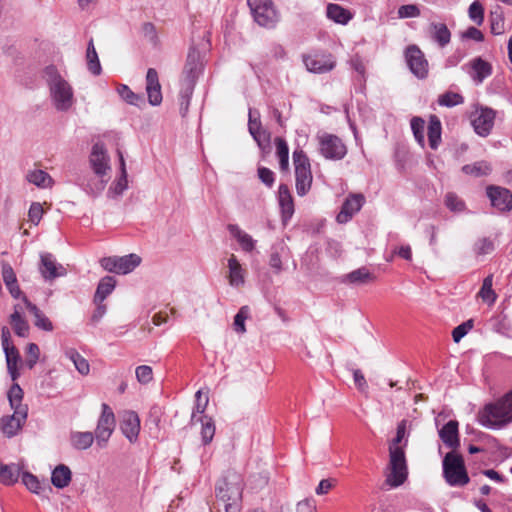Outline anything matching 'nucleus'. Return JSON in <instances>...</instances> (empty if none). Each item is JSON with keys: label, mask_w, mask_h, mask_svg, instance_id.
Returning a JSON list of instances; mask_svg holds the SVG:
<instances>
[{"label": "nucleus", "mask_w": 512, "mask_h": 512, "mask_svg": "<svg viewBox=\"0 0 512 512\" xmlns=\"http://www.w3.org/2000/svg\"><path fill=\"white\" fill-rule=\"evenodd\" d=\"M117 93L120 98L129 105L140 107L144 104V98L141 94L133 92L127 85L119 84L117 86Z\"/></svg>", "instance_id": "nucleus-39"}, {"label": "nucleus", "mask_w": 512, "mask_h": 512, "mask_svg": "<svg viewBox=\"0 0 512 512\" xmlns=\"http://www.w3.org/2000/svg\"><path fill=\"white\" fill-rule=\"evenodd\" d=\"M12 415H6L0 418V430L8 438L16 436L24 426L28 413L22 410H13Z\"/></svg>", "instance_id": "nucleus-13"}, {"label": "nucleus", "mask_w": 512, "mask_h": 512, "mask_svg": "<svg viewBox=\"0 0 512 512\" xmlns=\"http://www.w3.org/2000/svg\"><path fill=\"white\" fill-rule=\"evenodd\" d=\"M116 426L115 414L112 408L103 403L101 405V415L98 419V446L105 445L111 437Z\"/></svg>", "instance_id": "nucleus-11"}, {"label": "nucleus", "mask_w": 512, "mask_h": 512, "mask_svg": "<svg viewBox=\"0 0 512 512\" xmlns=\"http://www.w3.org/2000/svg\"><path fill=\"white\" fill-rule=\"evenodd\" d=\"M411 129L413 131L416 141L419 143V145L421 147H424L425 146V137H424L425 121L420 117L412 118Z\"/></svg>", "instance_id": "nucleus-50"}, {"label": "nucleus", "mask_w": 512, "mask_h": 512, "mask_svg": "<svg viewBox=\"0 0 512 512\" xmlns=\"http://www.w3.org/2000/svg\"><path fill=\"white\" fill-rule=\"evenodd\" d=\"M487 196L491 205L501 212H507L512 209V193L503 187L489 186Z\"/></svg>", "instance_id": "nucleus-18"}, {"label": "nucleus", "mask_w": 512, "mask_h": 512, "mask_svg": "<svg viewBox=\"0 0 512 512\" xmlns=\"http://www.w3.org/2000/svg\"><path fill=\"white\" fill-rule=\"evenodd\" d=\"M107 170H110L109 157L98 146V177L104 176Z\"/></svg>", "instance_id": "nucleus-62"}, {"label": "nucleus", "mask_w": 512, "mask_h": 512, "mask_svg": "<svg viewBox=\"0 0 512 512\" xmlns=\"http://www.w3.org/2000/svg\"><path fill=\"white\" fill-rule=\"evenodd\" d=\"M88 69L92 74H96V50L94 47L93 39L91 38L86 53Z\"/></svg>", "instance_id": "nucleus-60"}, {"label": "nucleus", "mask_w": 512, "mask_h": 512, "mask_svg": "<svg viewBox=\"0 0 512 512\" xmlns=\"http://www.w3.org/2000/svg\"><path fill=\"white\" fill-rule=\"evenodd\" d=\"M326 15L329 19L339 24H347L352 19L349 10L343 8L339 4L330 3L326 8Z\"/></svg>", "instance_id": "nucleus-34"}, {"label": "nucleus", "mask_w": 512, "mask_h": 512, "mask_svg": "<svg viewBox=\"0 0 512 512\" xmlns=\"http://www.w3.org/2000/svg\"><path fill=\"white\" fill-rule=\"evenodd\" d=\"M445 205L452 212H462L465 210V203L452 192L446 194Z\"/></svg>", "instance_id": "nucleus-54"}, {"label": "nucleus", "mask_w": 512, "mask_h": 512, "mask_svg": "<svg viewBox=\"0 0 512 512\" xmlns=\"http://www.w3.org/2000/svg\"><path fill=\"white\" fill-rule=\"evenodd\" d=\"M8 400L11 409L19 411L23 409V412L28 413V407L26 404L22 403L23 400V390L17 384L14 383L8 391Z\"/></svg>", "instance_id": "nucleus-38"}, {"label": "nucleus", "mask_w": 512, "mask_h": 512, "mask_svg": "<svg viewBox=\"0 0 512 512\" xmlns=\"http://www.w3.org/2000/svg\"><path fill=\"white\" fill-rule=\"evenodd\" d=\"M203 69V63L201 59L200 52L195 48H191L189 50L187 60L183 70V79L184 81L196 82V79L200 75Z\"/></svg>", "instance_id": "nucleus-19"}, {"label": "nucleus", "mask_w": 512, "mask_h": 512, "mask_svg": "<svg viewBox=\"0 0 512 512\" xmlns=\"http://www.w3.org/2000/svg\"><path fill=\"white\" fill-rule=\"evenodd\" d=\"M65 356L71 360L75 366V368L82 375H86L89 373V363L83 358L75 349L69 348L65 350Z\"/></svg>", "instance_id": "nucleus-42"}, {"label": "nucleus", "mask_w": 512, "mask_h": 512, "mask_svg": "<svg viewBox=\"0 0 512 512\" xmlns=\"http://www.w3.org/2000/svg\"><path fill=\"white\" fill-rule=\"evenodd\" d=\"M254 20L262 27L272 28L279 20L272 0H247Z\"/></svg>", "instance_id": "nucleus-7"}, {"label": "nucleus", "mask_w": 512, "mask_h": 512, "mask_svg": "<svg viewBox=\"0 0 512 512\" xmlns=\"http://www.w3.org/2000/svg\"><path fill=\"white\" fill-rule=\"evenodd\" d=\"M397 14L399 19L416 18L420 16V9L415 4L402 5L398 8Z\"/></svg>", "instance_id": "nucleus-56"}, {"label": "nucleus", "mask_w": 512, "mask_h": 512, "mask_svg": "<svg viewBox=\"0 0 512 512\" xmlns=\"http://www.w3.org/2000/svg\"><path fill=\"white\" fill-rule=\"evenodd\" d=\"M463 101V97L460 94L454 92H446L443 95H441L438 99V103L441 106L446 107H453L459 105L463 103Z\"/></svg>", "instance_id": "nucleus-55"}, {"label": "nucleus", "mask_w": 512, "mask_h": 512, "mask_svg": "<svg viewBox=\"0 0 512 512\" xmlns=\"http://www.w3.org/2000/svg\"><path fill=\"white\" fill-rule=\"evenodd\" d=\"M491 32L494 35H502L505 32V20L501 11H493L490 14Z\"/></svg>", "instance_id": "nucleus-46"}, {"label": "nucleus", "mask_w": 512, "mask_h": 512, "mask_svg": "<svg viewBox=\"0 0 512 512\" xmlns=\"http://www.w3.org/2000/svg\"><path fill=\"white\" fill-rule=\"evenodd\" d=\"M285 251V247L282 245L279 250H275L271 253L269 259L270 267L275 271V273H280L282 271V254Z\"/></svg>", "instance_id": "nucleus-59"}, {"label": "nucleus", "mask_w": 512, "mask_h": 512, "mask_svg": "<svg viewBox=\"0 0 512 512\" xmlns=\"http://www.w3.org/2000/svg\"><path fill=\"white\" fill-rule=\"evenodd\" d=\"M463 172L476 177L489 174L491 171L490 165L484 161L474 163L472 165H465L462 168Z\"/></svg>", "instance_id": "nucleus-48"}, {"label": "nucleus", "mask_w": 512, "mask_h": 512, "mask_svg": "<svg viewBox=\"0 0 512 512\" xmlns=\"http://www.w3.org/2000/svg\"><path fill=\"white\" fill-rule=\"evenodd\" d=\"M494 242L490 238H480L478 239L473 246L474 253L477 256H484L490 254L494 251Z\"/></svg>", "instance_id": "nucleus-49"}, {"label": "nucleus", "mask_w": 512, "mask_h": 512, "mask_svg": "<svg viewBox=\"0 0 512 512\" xmlns=\"http://www.w3.org/2000/svg\"><path fill=\"white\" fill-rule=\"evenodd\" d=\"M443 477L452 487L465 486L470 479L466 471L463 457L451 451L447 453L442 462Z\"/></svg>", "instance_id": "nucleus-4"}, {"label": "nucleus", "mask_w": 512, "mask_h": 512, "mask_svg": "<svg viewBox=\"0 0 512 512\" xmlns=\"http://www.w3.org/2000/svg\"><path fill=\"white\" fill-rule=\"evenodd\" d=\"M441 122L437 116L432 115L428 124V140L432 149H437L441 142Z\"/></svg>", "instance_id": "nucleus-37"}, {"label": "nucleus", "mask_w": 512, "mask_h": 512, "mask_svg": "<svg viewBox=\"0 0 512 512\" xmlns=\"http://www.w3.org/2000/svg\"><path fill=\"white\" fill-rule=\"evenodd\" d=\"M293 163L295 167L296 191L299 196H304L310 190L313 180L310 161L303 150L296 149L293 152Z\"/></svg>", "instance_id": "nucleus-6"}, {"label": "nucleus", "mask_w": 512, "mask_h": 512, "mask_svg": "<svg viewBox=\"0 0 512 512\" xmlns=\"http://www.w3.org/2000/svg\"><path fill=\"white\" fill-rule=\"evenodd\" d=\"M296 512H317L315 501L307 498L298 502Z\"/></svg>", "instance_id": "nucleus-64"}, {"label": "nucleus", "mask_w": 512, "mask_h": 512, "mask_svg": "<svg viewBox=\"0 0 512 512\" xmlns=\"http://www.w3.org/2000/svg\"><path fill=\"white\" fill-rule=\"evenodd\" d=\"M26 180L38 188H50L54 184L52 177L41 169L30 170L25 176Z\"/></svg>", "instance_id": "nucleus-33"}, {"label": "nucleus", "mask_w": 512, "mask_h": 512, "mask_svg": "<svg viewBox=\"0 0 512 512\" xmlns=\"http://www.w3.org/2000/svg\"><path fill=\"white\" fill-rule=\"evenodd\" d=\"M94 175H96V144L91 147L89 167L80 170L76 182L87 193L93 194L95 191Z\"/></svg>", "instance_id": "nucleus-14"}, {"label": "nucleus", "mask_w": 512, "mask_h": 512, "mask_svg": "<svg viewBox=\"0 0 512 512\" xmlns=\"http://www.w3.org/2000/svg\"><path fill=\"white\" fill-rule=\"evenodd\" d=\"M146 92L151 105L157 106L162 102L161 85L158 73L154 68H149L146 74Z\"/></svg>", "instance_id": "nucleus-22"}, {"label": "nucleus", "mask_w": 512, "mask_h": 512, "mask_svg": "<svg viewBox=\"0 0 512 512\" xmlns=\"http://www.w3.org/2000/svg\"><path fill=\"white\" fill-rule=\"evenodd\" d=\"M496 112L488 107H482L476 110L472 119L474 131L481 137L488 136L494 126Z\"/></svg>", "instance_id": "nucleus-12"}, {"label": "nucleus", "mask_w": 512, "mask_h": 512, "mask_svg": "<svg viewBox=\"0 0 512 512\" xmlns=\"http://www.w3.org/2000/svg\"><path fill=\"white\" fill-rule=\"evenodd\" d=\"M388 473L386 474V484L392 488L402 485L408 476L405 451L403 448L392 447L389 449Z\"/></svg>", "instance_id": "nucleus-5"}, {"label": "nucleus", "mask_w": 512, "mask_h": 512, "mask_svg": "<svg viewBox=\"0 0 512 512\" xmlns=\"http://www.w3.org/2000/svg\"><path fill=\"white\" fill-rule=\"evenodd\" d=\"M473 328V320H467L466 322L458 325L452 331V337L454 342L458 343L471 329Z\"/></svg>", "instance_id": "nucleus-57"}, {"label": "nucleus", "mask_w": 512, "mask_h": 512, "mask_svg": "<svg viewBox=\"0 0 512 512\" xmlns=\"http://www.w3.org/2000/svg\"><path fill=\"white\" fill-rule=\"evenodd\" d=\"M279 205L281 207L283 221L289 220L294 213V203L290 191L286 185H280L278 189Z\"/></svg>", "instance_id": "nucleus-30"}, {"label": "nucleus", "mask_w": 512, "mask_h": 512, "mask_svg": "<svg viewBox=\"0 0 512 512\" xmlns=\"http://www.w3.org/2000/svg\"><path fill=\"white\" fill-rule=\"evenodd\" d=\"M375 279V275L372 274L366 267H361L343 275L341 282L347 284L362 285L373 282Z\"/></svg>", "instance_id": "nucleus-29"}, {"label": "nucleus", "mask_w": 512, "mask_h": 512, "mask_svg": "<svg viewBox=\"0 0 512 512\" xmlns=\"http://www.w3.org/2000/svg\"><path fill=\"white\" fill-rule=\"evenodd\" d=\"M44 78L49 87L50 96L58 111H67L73 105V89L55 66H47Z\"/></svg>", "instance_id": "nucleus-1"}, {"label": "nucleus", "mask_w": 512, "mask_h": 512, "mask_svg": "<svg viewBox=\"0 0 512 512\" xmlns=\"http://www.w3.org/2000/svg\"><path fill=\"white\" fill-rule=\"evenodd\" d=\"M227 279L230 286L239 288L245 284L246 271L234 254L227 259Z\"/></svg>", "instance_id": "nucleus-21"}, {"label": "nucleus", "mask_w": 512, "mask_h": 512, "mask_svg": "<svg viewBox=\"0 0 512 512\" xmlns=\"http://www.w3.org/2000/svg\"><path fill=\"white\" fill-rule=\"evenodd\" d=\"M136 378L141 384H147L153 379L152 368L148 365H141L136 368Z\"/></svg>", "instance_id": "nucleus-58"}, {"label": "nucleus", "mask_w": 512, "mask_h": 512, "mask_svg": "<svg viewBox=\"0 0 512 512\" xmlns=\"http://www.w3.org/2000/svg\"><path fill=\"white\" fill-rule=\"evenodd\" d=\"M479 422L490 429H501L512 422V393L486 405L479 414Z\"/></svg>", "instance_id": "nucleus-2"}, {"label": "nucleus", "mask_w": 512, "mask_h": 512, "mask_svg": "<svg viewBox=\"0 0 512 512\" xmlns=\"http://www.w3.org/2000/svg\"><path fill=\"white\" fill-rule=\"evenodd\" d=\"M479 295L485 302H488L490 304L495 302L496 294L492 289V276L491 275L487 276L483 280V284L480 289Z\"/></svg>", "instance_id": "nucleus-51"}, {"label": "nucleus", "mask_w": 512, "mask_h": 512, "mask_svg": "<svg viewBox=\"0 0 512 512\" xmlns=\"http://www.w3.org/2000/svg\"><path fill=\"white\" fill-rule=\"evenodd\" d=\"M248 129L251 135L263 129L259 119V113L251 109L249 110Z\"/></svg>", "instance_id": "nucleus-63"}, {"label": "nucleus", "mask_w": 512, "mask_h": 512, "mask_svg": "<svg viewBox=\"0 0 512 512\" xmlns=\"http://www.w3.org/2000/svg\"><path fill=\"white\" fill-rule=\"evenodd\" d=\"M227 229L234 237L244 252H252L256 247V240L236 224H229Z\"/></svg>", "instance_id": "nucleus-25"}, {"label": "nucleus", "mask_w": 512, "mask_h": 512, "mask_svg": "<svg viewBox=\"0 0 512 512\" xmlns=\"http://www.w3.org/2000/svg\"><path fill=\"white\" fill-rule=\"evenodd\" d=\"M20 310V305L14 306L13 313L9 316V323L17 336L26 338L29 336L30 326L27 320L21 315Z\"/></svg>", "instance_id": "nucleus-26"}, {"label": "nucleus", "mask_w": 512, "mask_h": 512, "mask_svg": "<svg viewBox=\"0 0 512 512\" xmlns=\"http://www.w3.org/2000/svg\"><path fill=\"white\" fill-rule=\"evenodd\" d=\"M40 272L45 280H53L57 277L64 276L66 269L58 264L50 253H44L41 255V267Z\"/></svg>", "instance_id": "nucleus-20"}, {"label": "nucleus", "mask_w": 512, "mask_h": 512, "mask_svg": "<svg viewBox=\"0 0 512 512\" xmlns=\"http://www.w3.org/2000/svg\"><path fill=\"white\" fill-rule=\"evenodd\" d=\"M202 423L201 436L204 444L212 441L215 434V425L211 418L207 416L200 417Z\"/></svg>", "instance_id": "nucleus-47"}, {"label": "nucleus", "mask_w": 512, "mask_h": 512, "mask_svg": "<svg viewBox=\"0 0 512 512\" xmlns=\"http://www.w3.org/2000/svg\"><path fill=\"white\" fill-rule=\"evenodd\" d=\"M468 16L476 25H482L484 22V7L479 1L471 3L468 9Z\"/></svg>", "instance_id": "nucleus-53"}, {"label": "nucleus", "mask_w": 512, "mask_h": 512, "mask_svg": "<svg viewBox=\"0 0 512 512\" xmlns=\"http://www.w3.org/2000/svg\"><path fill=\"white\" fill-rule=\"evenodd\" d=\"M22 300L28 311L35 318L34 325L41 330L48 332L52 331L54 327L49 318L46 317L45 314L35 304L30 302L26 296H23Z\"/></svg>", "instance_id": "nucleus-27"}, {"label": "nucleus", "mask_w": 512, "mask_h": 512, "mask_svg": "<svg viewBox=\"0 0 512 512\" xmlns=\"http://www.w3.org/2000/svg\"><path fill=\"white\" fill-rule=\"evenodd\" d=\"M22 482L32 493L42 495L45 492V488L41 485L39 479L29 472H23Z\"/></svg>", "instance_id": "nucleus-45"}, {"label": "nucleus", "mask_w": 512, "mask_h": 512, "mask_svg": "<svg viewBox=\"0 0 512 512\" xmlns=\"http://www.w3.org/2000/svg\"><path fill=\"white\" fill-rule=\"evenodd\" d=\"M2 278L13 298H19L21 295L20 287L17 283L16 274L9 263H2Z\"/></svg>", "instance_id": "nucleus-31"}, {"label": "nucleus", "mask_w": 512, "mask_h": 512, "mask_svg": "<svg viewBox=\"0 0 512 512\" xmlns=\"http://www.w3.org/2000/svg\"><path fill=\"white\" fill-rule=\"evenodd\" d=\"M472 72L471 77L475 82L482 83L484 79L492 74V66L489 62L483 60L481 57L474 58L469 63Z\"/></svg>", "instance_id": "nucleus-28"}, {"label": "nucleus", "mask_w": 512, "mask_h": 512, "mask_svg": "<svg viewBox=\"0 0 512 512\" xmlns=\"http://www.w3.org/2000/svg\"><path fill=\"white\" fill-rule=\"evenodd\" d=\"M319 152L328 160H341L347 154L346 145L336 135L321 133L317 135Z\"/></svg>", "instance_id": "nucleus-8"}, {"label": "nucleus", "mask_w": 512, "mask_h": 512, "mask_svg": "<svg viewBox=\"0 0 512 512\" xmlns=\"http://www.w3.org/2000/svg\"><path fill=\"white\" fill-rule=\"evenodd\" d=\"M276 145V155L279 158L280 169L285 171L289 166V148L287 142L281 138L277 137L275 139Z\"/></svg>", "instance_id": "nucleus-40"}, {"label": "nucleus", "mask_w": 512, "mask_h": 512, "mask_svg": "<svg viewBox=\"0 0 512 512\" xmlns=\"http://www.w3.org/2000/svg\"><path fill=\"white\" fill-rule=\"evenodd\" d=\"M439 437L442 442L453 451L460 446L458 434V422L450 420L439 430Z\"/></svg>", "instance_id": "nucleus-24"}, {"label": "nucleus", "mask_w": 512, "mask_h": 512, "mask_svg": "<svg viewBox=\"0 0 512 512\" xmlns=\"http://www.w3.org/2000/svg\"><path fill=\"white\" fill-rule=\"evenodd\" d=\"M117 284L114 276H105L98 282V300L103 301L113 292Z\"/></svg>", "instance_id": "nucleus-44"}, {"label": "nucleus", "mask_w": 512, "mask_h": 512, "mask_svg": "<svg viewBox=\"0 0 512 512\" xmlns=\"http://www.w3.org/2000/svg\"><path fill=\"white\" fill-rule=\"evenodd\" d=\"M306 69L315 74H324L333 70L336 66L335 57L331 53L316 52L303 56Z\"/></svg>", "instance_id": "nucleus-10"}, {"label": "nucleus", "mask_w": 512, "mask_h": 512, "mask_svg": "<svg viewBox=\"0 0 512 512\" xmlns=\"http://www.w3.org/2000/svg\"><path fill=\"white\" fill-rule=\"evenodd\" d=\"M216 496L225 512H239L242 497V479L236 473H229L216 487Z\"/></svg>", "instance_id": "nucleus-3"}, {"label": "nucleus", "mask_w": 512, "mask_h": 512, "mask_svg": "<svg viewBox=\"0 0 512 512\" xmlns=\"http://www.w3.org/2000/svg\"><path fill=\"white\" fill-rule=\"evenodd\" d=\"M406 61L416 77L423 79L428 75V62L418 47L410 46L407 48Z\"/></svg>", "instance_id": "nucleus-15"}, {"label": "nucleus", "mask_w": 512, "mask_h": 512, "mask_svg": "<svg viewBox=\"0 0 512 512\" xmlns=\"http://www.w3.org/2000/svg\"><path fill=\"white\" fill-rule=\"evenodd\" d=\"M118 156L120 163V175L110 185L107 191V197L110 199H116L120 197L123 194V192L128 188L126 164L121 151H118Z\"/></svg>", "instance_id": "nucleus-23"}, {"label": "nucleus", "mask_w": 512, "mask_h": 512, "mask_svg": "<svg viewBox=\"0 0 512 512\" xmlns=\"http://www.w3.org/2000/svg\"><path fill=\"white\" fill-rule=\"evenodd\" d=\"M27 355H28V359L26 361V364L31 369L37 363L39 356H40V350H39L38 345L35 343L28 344Z\"/></svg>", "instance_id": "nucleus-61"}, {"label": "nucleus", "mask_w": 512, "mask_h": 512, "mask_svg": "<svg viewBox=\"0 0 512 512\" xmlns=\"http://www.w3.org/2000/svg\"><path fill=\"white\" fill-rule=\"evenodd\" d=\"M433 39L440 45L445 46L450 42L451 33L447 26L443 23H432Z\"/></svg>", "instance_id": "nucleus-41"}, {"label": "nucleus", "mask_w": 512, "mask_h": 512, "mask_svg": "<svg viewBox=\"0 0 512 512\" xmlns=\"http://www.w3.org/2000/svg\"><path fill=\"white\" fill-rule=\"evenodd\" d=\"M20 466L18 464L0 465V481L5 485H12L18 481L20 476Z\"/></svg>", "instance_id": "nucleus-36"}, {"label": "nucleus", "mask_w": 512, "mask_h": 512, "mask_svg": "<svg viewBox=\"0 0 512 512\" xmlns=\"http://www.w3.org/2000/svg\"><path fill=\"white\" fill-rule=\"evenodd\" d=\"M365 198L362 194H351L344 201L340 212L336 216V220L340 224H345L351 220V218L360 211Z\"/></svg>", "instance_id": "nucleus-17"}, {"label": "nucleus", "mask_w": 512, "mask_h": 512, "mask_svg": "<svg viewBox=\"0 0 512 512\" xmlns=\"http://www.w3.org/2000/svg\"><path fill=\"white\" fill-rule=\"evenodd\" d=\"M141 263V257L137 254H128L125 256H113L101 259V266L109 272L125 275L131 273Z\"/></svg>", "instance_id": "nucleus-9"}, {"label": "nucleus", "mask_w": 512, "mask_h": 512, "mask_svg": "<svg viewBox=\"0 0 512 512\" xmlns=\"http://www.w3.org/2000/svg\"><path fill=\"white\" fill-rule=\"evenodd\" d=\"M120 430L130 443L138 440L140 433V419L136 412L127 410L121 414Z\"/></svg>", "instance_id": "nucleus-16"}, {"label": "nucleus", "mask_w": 512, "mask_h": 512, "mask_svg": "<svg viewBox=\"0 0 512 512\" xmlns=\"http://www.w3.org/2000/svg\"><path fill=\"white\" fill-rule=\"evenodd\" d=\"M3 351L6 357L8 373L10 374L11 379L15 381L19 377L17 369L18 362L20 361L19 351L14 345L3 347Z\"/></svg>", "instance_id": "nucleus-32"}, {"label": "nucleus", "mask_w": 512, "mask_h": 512, "mask_svg": "<svg viewBox=\"0 0 512 512\" xmlns=\"http://www.w3.org/2000/svg\"><path fill=\"white\" fill-rule=\"evenodd\" d=\"M94 441L92 432H73L71 434V443L76 449H87Z\"/></svg>", "instance_id": "nucleus-43"}, {"label": "nucleus", "mask_w": 512, "mask_h": 512, "mask_svg": "<svg viewBox=\"0 0 512 512\" xmlns=\"http://www.w3.org/2000/svg\"><path fill=\"white\" fill-rule=\"evenodd\" d=\"M249 315L250 309L248 306H242L239 309L238 313L234 317L233 323L234 329L237 333L243 334L246 332L245 320L249 317Z\"/></svg>", "instance_id": "nucleus-52"}, {"label": "nucleus", "mask_w": 512, "mask_h": 512, "mask_svg": "<svg viewBox=\"0 0 512 512\" xmlns=\"http://www.w3.org/2000/svg\"><path fill=\"white\" fill-rule=\"evenodd\" d=\"M71 470L68 466L60 464L52 471L51 482L59 489L65 488L71 482Z\"/></svg>", "instance_id": "nucleus-35"}]
</instances>
